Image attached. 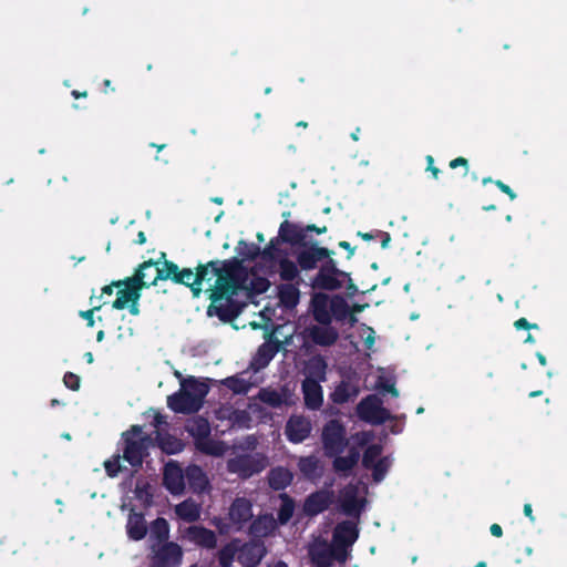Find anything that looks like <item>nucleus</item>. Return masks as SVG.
Here are the masks:
<instances>
[{"instance_id": "1", "label": "nucleus", "mask_w": 567, "mask_h": 567, "mask_svg": "<svg viewBox=\"0 0 567 567\" xmlns=\"http://www.w3.org/2000/svg\"><path fill=\"white\" fill-rule=\"evenodd\" d=\"M217 278L209 292L210 305L207 308L209 317L216 316L223 322L234 321L243 311L244 305L234 297L241 290L247 280V270L243 260L237 257L219 260Z\"/></svg>"}, {"instance_id": "2", "label": "nucleus", "mask_w": 567, "mask_h": 567, "mask_svg": "<svg viewBox=\"0 0 567 567\" xmlns=\"http://www.w3.org/2000/svg\"><path fill=\"white\" fill-rule=\"evenodd\" d=\"M333 255L334 251L332 249L319 246L318 243H312L305 249L297 251V261L302 271L318 269V272L311 279L312 288L326 291H334L342 288L346 277H349V272L338 268Z\"/></svg>"}, {"instance_id": "3", "label": "nucleus", "mask_w": 567, "mask_h": 567, "mask_svg": "<svg viewBox=\"0 0 567 567\" xmlns=\"http://www.w3.org/2000/svg\"><path fill=\"white\" fill-rule=\"evenodd\" d=\"M186 431L194 440L197 451L209 456H223L226 447L224 442L210 437L212 429L208 420L196 415L187 421Z\"/></svg>"}, {"instance_id": "4", "label": "nucleus", "mask_w": 567, "mask_h": 567, "mask_svg": "<svg viewBox=\"0 0 567 567\" xmlns=\"http://www.w3.org/2000/svg\"><path fill=\"white\" fill-rule=\"evenodd\" d=\"M123 460L134 468L141 467L144 457L147 455L151 437L148 435H143V431L140 425H132L130 431L123 433Z\"/></svg>"}, {"instance_id": "5", "label": "nucleus", "mask_w": 567, "mask_h": 567, "mask_svg": "<svg viewBox=\"0 0 567 567\" xmlns=\"http://www.w3.org/2000/svg\"><path fill=\"white\" fill-rule=\"evenodd\" d=\"M142 270H144V267H142L138 274L113 281V286L118 289L116 299L112 303L114 309L123 310L131 301L141 299L142 290L145 288V284L143 282L144 274Z\"/></svg>"}, {"instance_id": "6", "label": "nucleus", "mask_w": 567, "mask_h": 567, "mask_svg": "<svg viewBox=\"0 0 567 567\" xmlns=\"http://www.w3.org/2000/svg\"><path fill=\"white\" fill-rule=\"evenodd\" d=\"M321 442L327 456L341 454L348 445L347 430L341 420L326 422L321 432Z\"/></svg>"}, {"instance_id": "7", "label": "nucleus", "mask_w": 567, "mask_h": 567, "mask_svg": "<svg viewBox=\"0 0 567 567\" xmlns=\"http://www.w3.org/2000/svg\"><path fill=\"white\" fill-rule=\"evenodd\" d=\"M327 226L319 227L315 224L300 226L298 224L285 220L279 226L278 236L281 239V243H286L291 246H298L301 247V249H305L309 246V243L306 241L307 233H316L321 235L327 233ZM312 243H310V245Z\"/></svg>"}, {"instance_id": "8", "label": "nucleus", "mask_w": 567, "mask_h": 567, "mask_svg": "<svg viewBox=\"0 0 567 567\" xmlns=\"http://www.w3.org/2000/svg\"><path fill=\"white\" fill-rule=\"evenodd\" d=\"M357 415L360 420L380 425L389 421L392 416L388 409L382 405V400L377 394H369L357 405Z\"/></svg>"}, {"instance_id": "9", "label": "nucleus", "mask_w": 567, "mask_h": 567, "mask_svg": "<svg viewBox=\"0 0 567 567\" xmlns=\"http://www.w3.org/2000/svg\"><path fill=\"white\" fill-rule=\"evenodd\" d=\"M266 467V458L259 454H239L227 461V470L241 478H249Z\"/></svg>"}, {"instance_id": "10", "label": "nucleus", "mask_w": 567, "mask_h": 567, "mask_svg": "<svg viewBox=\"0 0 567 567\" xmlns=\"http://www.w3.org/2000/svg\"><path fill=\"white\" fill-rule=\"evenodd\" d=\"M195 279V272L190 268L179 269L178 266L171 260H164L162 266V272H158L154 280H172L174 284L184 285L190 289L194 293L195 286L193 282Z\"/></svg>"}, {"instance_id": "11", "label": "nucleus", "mask_w": 567, "mask_h": 567, "mask_svg": "<svg viewBox=\"0 0 567 567\" xmlns=\"http://www.w3.org/2000/svg\"><path fill=\"white\" fill-rule=\"evenodd\" d=\"M334 502V493L331 489H318L309 494L303 502L302 511L306 516L315 517L327 511Z\"/></svg>"}, {"instance_id": "12", "label": "nucleus", "mask_w": 567, "mask_h": 567, "mask_svg": "<svg viewBox=\"0 0 567 567\" xmlns=\"http://www.w3.org/2000/svg\"><path fill=\"white\" fill-rule=\"evenodd\" d=\"M183 550L181 546L173 542H166L155 550L151 567H178L182 563Z\"/></svg>"}, {"instance_id": "13", "label": "nucleus", "mask_w": 567, "mask_h": 567, "mask_svg": "<svg viewBox=\"0 0 567 567\" xmlns=\"http://www.w3.org/2000/svg\"><path fill=\"white\" fill-rule=\"evenodd\" d=\"M312 431L311 422L303 415L292 414L286 423L285 435L290 443L299 444L307 440Z\"/></svg>"}, {"instance_id": "14", "label": "nucleus", "mask_w": 567, "mask_h": 567, "mask_svg": "<svg viewBox=\"0 0 567 567\" xmlns=\"http://www.w3.org/2000/svg\"><path fill=\"white\" fill-rule=\"evenodd\" d=\"M281 341L269 334L268 339L258 347L251 361V368L255 371H259L268 367L275 355L281 350Z\"/></svg>"}, {"instance_id": "15", "label": "nucleus", "mask_w": 567, "mask_h": 567, "mask_svg": "<svg viewBox=\"0 0 567 567\" xmlns=\"http://www.w3.org/2000/svg\"><path fill=\"white\" fill-rule=\"evenodd\" d=\"M163 485L172 495H181L185 489V476L182 467L169 461L163 473Z\"/></svg>"}, {"instance_id": "16", "label": "nucleus", "mask_w": 567, "mask_h": 567, "mask_svg": "<svg viewBox=\"0 0 567 567\" xmlns=\"http://www.w3.org/2000/svg\"><path fill=\"white\" fill-rule=\"evenodd\" d=\"M306 333L315 344L320 347H331L339 338L338 330L331 327V323L328 326L313 324L306 329Z\"/></svg>"}, {"instance_id": "17", "label": "nucleus", "mask_w": 567, "mask_h": 567, "mask_svg": "<svg viewBox=\"0 0 567 567\" xmlns=\"http://www.w3.org/2000/svg\"><path fill=\"white\" fill-rule=\"evenodd\" d=\"M217 266H219V260H210L206 264H198L195 268V279L193 285L194 288V297H199V295L203 291L202 285L203 282H207L210 287L214 285L216 278H217Z\"/></svg>"}, {"instance_id": "18", "label": "nucleus", "mask_w": 567, "mask_h": 567, "mask_svg": "<svg viewBox=\"0 0 567 567\" xmlns=\"http://www.w3.org/2000/svg\"><path fill=\"white\" fill-rule=\"evenodd\" d=\"M305 405L309 410H319L323 403V390L320 382L303 379L301 382Z\"/></svg>"}, {"instance_id": "19", "label": "nucleus", "mask_w": 567, "mask_h": 567, "mask_svg": "<svg viewBox=\"0 0 567 567\" xmlns=\"http://www.w3.org/2000/svg\"><path fill=\"white\" fill-rule=\"evenodd\" d=\"M297 466L301 475L308 481H318L323 475V464L316 455L300 456Z\"/></svg>"}, {"instance_id": "20", "label": "nucleus", "mask_w": 567, "mask_h": 567, "mask_svg": "<svg viewBox=\"0 0 567 567\" xmlns=\"http://www.w3.org/2000/svg\"><path fill=\"white\" fill-rule=\"evenodd\" d=\"M252 517L251 503L245 497H237L229 508V519L240 529Z\"/></svg>"}, {"instance_id": "21", "label": "nucleus", "mask_w": 567, "mask_h": 567, "mask_svg": "<svg viewBox=\"0 0 567 567\" xmlns=\"http://www.w3.org/2000/svg\"><path fill=\"white\" fill-rule=\"evenodd\" d=\"M330 299L323 292L315 293L311 298V311L313 319L322 326L331 323Z\"/></svg>"}, {"instance_id": "22", "label": "nucleus", "mask_w": 567, "mask_h": 567, "mask_svg": "<svg viewBox=\"0 0 567 567\" xmlns=\"http://www.w3.org/2000/svg\"><path fill=\"white\" fill-rule=\"evenodd\" d=\"M182 388L185 392L190 395V400L194 402L198 410L202 409L204 400L209 392V385L205 382L198 381L194 377H188L182 381Z\"/></svg>"}, {"instance_id": "23", "label": "nucleus", "mask_w": 567, "mask_h": 567, "mask_svg": "<svg viewBox=\"0 0 567 567\" xmlns=\"http://www.w3.org/2000/svg\"><path fill=\"white\" fill-rule=\"evenodd\" d=\"M277 525L272 515L258 516L249 526V535L256 540H261V538L270 536L276 530Z\"/></svg>"}, {"instance_id": "24", "label": "nucleus", "mask_w": 567, "mask_h": 567, "mask_svg": "<svg viewBox=\"0 0 567 567\" xmlns=\"http://www.w3.org/2000/svg\"><path fill=\"white\" fill-rule=\"evenodd\" d=\"M359 537V529L354 522L343 520L334 527L332 539L334 543H341L346 546H352Z\"/></svg>"}, {"instance_id": "25", "label": "nucleus", "mask_w": 567, "mask_h": 567, "mask_svg": "<svg viewBox=\"0 0 567 567\" xmlns=\"http://www.w3.org/2000/svg\"><path fill=\"white\" fill-rule=\"evenodd\" d=\"M167 406L175 413L189 414L199 411L190 400V395L185 392L183 388L179 391L168 395Z\"/></svg>"}, {"instance_id": "26", "label": "nucleus", "mask_w": 567, "mask_h": 567, "mask_svg": "<svg viewBox=\"0 0 567 567\" xmlns=\"http://www.w3.org/2000/svg\"><path fill=\"white\" fill-rule=\"evenodd\" d=\"M185 480L193 493H203L208 488L209 482L206 473L199 465H188L184 472Z\"/></svg>"}, {"instance_id": "27", "label": "nucleus", "mask_w": 567, "mask_h": 567, "mask_svg": "<svg viewBox=\"0 0 567 567\" xmlns=\"http://www.w3.org/2000/svg\"><path fill=\"white\" fill-rule=\"evenodd\" d=\"M365 501L363 498H358L357 488L351 487L350 489H346L342 498H341V511L347 516H352L359 518L361 512L363 511Z\"/></svg>"}, {"instance_id": "28", "label": "nucleus", "mask_w": 567, "mask_h": 567, "mask_svg": "<svg viewBox=\"0 0 567 567\" xmlns=\"http://www.w3.org/2000/svg\"><path fill=\"white\" fill-rule=\"evenodd\" d=\"M327 368L328 364L322 355H312L305 363V379H310L320 383L324 382L327 379Z\"/></svg>"}, {"instance_id": "29", "label": "nucleus", "mask_w": 567, "mask_h": 567, "mask_svg": "<svg viewBox=\"0 0 567 567\" xmlns=\"http://www.w3.org/2000/svg\"><path fill=\"white\" fill-rule=\"evenodd\" d=\"M360 393V389L357 384L350 381L342 380L334 390L330 393V400L334 404H344L349 401L354 400Z\"/></svg>"}, {"instance_id": "30", "label": "nucleus", "mask_w": 567, "mask_h": 567, "mask_svg": "<svg viewBox=\"0 0 567 567\" xmlns=\"http://www.w3.org/2000/svg\"><path fill=\"white\" fill-rule=\"evenodd\" d=\"M187 535L190 540L197 545L213 549L217 546V537L215 532L204 526H190L187 529Z\"/></svg>"}, {"instance_id": "31", "label": "nucleus", "mask_w": 567, "mask_h": 567, "mask_svg": "<svg viewBox=\"0 0 567 567\" xmlns=\"http://www.w3.org/2000/svg\"><path fill=\"white\" fill-rule=\"evenodd\" d=\"M277 264L279 268V277L282 281H296L297 285H300L302 282V279L300 277L301 269L297 260L296 262L290 260L285 254L277 260Z\"/></svg>"}, {"instance_id": "32", "label": "nucleus", "mask_w": 567, "mask_h": 567, "mask_svg": "<svg viewBox=\"0 0 567 567\" xmlns=\"http://www.w3.org/2000/svg\"><path fill=\"white\" fill-rule=\"evenodd\" d=\"M164 260H166V254L162 251L161 256L157 260L150 259V260L142 262L137 267V269L135 270L134 274H138V271L142 269V267H144V270H142V272L144 274L143 282L145 284V288L155 286L159 281V280H154V277L158 272H162V266H163Z\"/></svg>"}, {"instance_id": "33", "label": "nucleus", "mask_w": 567, "mask_h": 567, "mask_svg": "<svg viewBox=\"0 0 567 567\" xmlns=\"http://www.w3.org/2000/svg\"><path fill=\"white\" fill-rule=\"evenodd\" d=\"M359 458V451L355 447H351L348 452V455L346 456H340V454L334 455L332 467L336 473L348 476L353 467L358 464Z\"/></svg>"}, {"instance_id": "34", "label": "nucleus", "mask_w": 567, "mask_h": 567, "mask_svg": "<svg viewBox=\"0 0 567 567\" xmlns=\"http://www.w3.org/2000/svg\"><path fill=\"white\" fill-rule=\"evenodd\" d=\"M292 480L293 474L282 466L271 468L268 474V483L274 491L285 489L292 483Z\"/></svg>"}, {"instance_id": "35", "label": "nucleus", "mask_w": 567, "mask_h": 567, "mask_svg": "<svg viewBox=\"0 0 567 567\" xmlns=\"http://www.w3.org/2000/svg\"><path fill=\"white\" fill-rule=\"evenodd\" d=\"M238 550L240 551V557H246L251 566L259 564L266 553L262 540H256L254 538L251 542L239 547Z\"/></svg>"}, {"instance_id": "36", "label": "nucleus", "mask_w": 567, "mask_h": 567, "mask_svg": "<svg viewBox=\"0 0 567 567\" xmlns=\"http://www.w3.org/2000/svg\"><path fill=\"white\" fill-rule=\"evenodd\" d=\"M297 284H281L278 287V298L282 306L288 309L295 308L300 300V291Z\"/></svg>"}, {"instance_id": "37", "label": "nucleus", "mask_w": 567, "mask_h": 567, "mask_svg": "<svg viewBox=\"0 0 567 567\" xmlns=\"http://www.w3.org/2000/svg\"><path fill=\"white\" fill-rule=\"evenodd\" d=\"M330 313L331 318L334 317L338 321H343L349 318L351 324L357 322V318L351 313L348 302L340 296H336L331 299Z\"/></svg>"}, {"instance_id": "38", "label": "nucleus", "mask_w": 567, "mask_h": 567, "mask_svg": "<svg viewBox=\"0 0 567 567\" xmlns=\"http://www.w3.org/2000/svg\"><path fill=\"white\" fill-rule=\"evenodd\" d=\"M156 442L158 447L168 455L177 454L184 449L183 441L169 433L156 432Z\"/></svg>"}, {"instance_id": "39", "label": "nucleus", "mask_w": 567, "mask_h": 567, "mask_svg": "<svg viewBox=\"0 0 567 567\" xmlns=\"http://www.w3.org/2000/svg\"><path fill=\"white\" fill-rule=\"evenodd\" d=\"M126 528L128 537L134 540L143 539L147 533L146 522L142 514L130 515Z\"/></svg>"}, {"instance_id": "40", "label": "nucleus", "mask_w": 567, "mask_h": 567, "mask_svg": "<svg viewBox=\"0 0 567 567\" xmlns=\"http://www.w3.org/2000/svg\"><path fill=\"white\" fill-rule=\"evenodd\" d=\"M175 513L181 519L194 523L200 516V508L194 501L185 499L176 505Z\"/></svg>"}, {"instance_id": "41", "label": "nucleus", "mask_w": 567, "mask_h": 567, "mask_svg": "<svg viewBox=\"0 0 567 567\" xmlns=\"http://www.w3.org/2000/svg\"><path fill=\"white\" fill-rule=\"evenodd\" d=\"M279 498L281 504L277 512V524L279 523L280 525H286L293 516L296 503L295 499L287 493H281Z\"/></svg>"}, {"instance_id": "42", "label": "nucleus", "mask_w": 567, "mask_h": 567, "mask_svg": "<svg viewBox=\"0 0 567 567\" xmlns=\"http://www.w3.org/2000/svg\"><path fill=\"white\" fill-rule=\"evenodd\" d=\"M310 556L317 567H331L333 564L330 546L326 543L312 548L310 550Z\"/></svg>"}, {"instance_id": "43", "label": "nucleus", "mask_w": 567, "mask_h": 567, "mask_svg": "<svg viewBox=\"0 0 567 567\" xmlns=\"http://www.w3.org/2000/svg\"><path fill=\"white\" fill-rule=\"evenodd\" d=\"M238 540L234 539L230 543L226 544L218 551V563L220 567H231L233 561L235 559V555L238 551Z\"/></svg>"}, {"instance_id": "44", "label": "nucleus", "mask_w": 567, "mask_h": 567, "mask_svg": "<svg viewBox=\"0 0 567 567\" xmlns=\"http://www.w3.org/2000/svg\"><path fill=\"white\" fill-rule=\"evenodd\" d=\"M258 399L271 406V408H280L284 404V396L281 393H279L277 390L264 388L260 389L258 393Z\"/></svg>"}, {"instance_id": "45", "label": "nucleus", "mask_w": 567, "mask_h": 567, "mask_svg": "<svg viewBox=\"0 0 567 567\" xmlns=\"http://www.w3.org/2000/svg\"><path fill=\"white\" fill-rule=\"evenodd\" d=\"M280 243L279 236L271 238L264 249H260L261 258L268 261H277L280 258L279 255L284 252L278 247Z\"/></svg>"}, {"instance_id": "46", "label": "nucleus", "mask_w": 567, "mask_h": 567, "mask_svg": "<svg viewBox=\"0 0 567 567\" xmlns=\"http://www.w3.org/2000/svg\"><path fill=\"white\" fill-rule=\"evenodd\" d=\"M221 383L235 394H246L249 391V383L237 375L228 377Z\"/></svg>"}, {"instance_id": "47", "label": "nucleus", "mask_w": 567, "mask_h": 567, "mask_svg": "<svg viewBox=\"0 0 567 567\" xmlns=\"http://www.w3.org/2000/svg\"><path fill=\"white\" fill-rule=\"evenodd\" d=\"M382 453V446L379 444L369 445L362 456V466L370 470L379 460Z\"/></svg>"}, {"instance_id": "48", "label": "nucleus", "mask_w": 567, "mask_h": 567, "mask_svg": "<svg viewBox=\"0 0 567 567\" xmlns=\"http://www.w3.org/2000/svg\"><path fill=\"white\" fill-rule=\"evenodd\" d=\"M237 251L246 260H255L260 256V247L255 244H248L245 240L238 243Z\"/></svg>"}, {"instance_id": "49", "label": "nucleus", "mask_w": 567, "mask_h": 567, "mask_svg": "<svg viewBox=\"0 0 567 567\" xmlns=\"http://www.w3.org/2000/svg\"><path fill=\"white\" fill-rule=\"evenodd\" d=\"M152 534L159 540L164 542L169 536V525L163 517H157L152 524Z\"/></svg>"}, {"instance_id": "50", "label": "nucleus", "mask_w": 567, "mask_h": 567, "mask_svg": "<svg viewBox=\"0 0 567 567\" xmlns=\"http://www.w3.org/2000/svg\"><path fill=\"white\" fill-rule=\"evenodd\" d=\"M121 458L120 454H115L104 462V468L109 477H116L122 472Z\"/></svg>"}, {"instance_id": "51", "label": "nucleus", "mask_w": 567, "mask_h": 567, "mask_svg": "<svg viewBox=\"0 0 567 567\" xmlns=\"http://www.w3.org/2000/svg\"><path fill=\"white\" fill-rule=\"evenodd\" d=\"M390 463L388 457L380 458L370 470H372V477L374 482H381L389 470Z\"/></svg>"}, {"instance_id": "52", "label": "nucleus", "mask_w": 567, "mask_h": 567, "mask_svg": "<svg viewBox=\"0 0 567 567\" xmlns=\"http://www.w3.org/2000/svg\"><path fill=\"white\" fill-rule=\"evenodd\" d=\"M329 546L331 549L333 561L336 560L341 564L347 561L348 549L350 546H346L344 544H341V543H334L333 540H332L331 545H329Z\"/></svg>"}, {"instance_id": "53", "label": "nucleus", "mask_w": 567, "mask_h": 567, "mask_svg": "<svg viewBox=\"0 0 567 567\" xmlns=\"http://www.w3.org/2000/svg\"><path fill=\"white\" fill-rule=\"evenodd\" d=\"M270 286V282L265 277H255L250 282V289L257 295L265 293Z\"/></svg>"}, {"instance_id": "54", "label": "nucleus", "mask_w": 567, "mask_h": 567, "mask_svg": "<svg viewBox=\"0 0 567 567\" xmlns=\"http://www.w3.org/2000/svg\"><path fill=\"white\" fill-rule=\"evenodd\" d=\"M63 383L68 389L78 391L80 389L81 380L78 374L73 372H66L63 377Z\"/></svg>"}, {"instance_id": "55", "label": "nucleus", "mask_w": 567, "mask_h": 567, "mask_svg": "<svg viewBox=\"0 0 567 567\" xmlns=\"http://www.w3.org/2000/svg\"><path fill=\"white\" fill-rule=\"evenodd\" d=\"M101 307L102 306L99 305V306H94L92 309L80 311V317H82L83 319H85L87 321V326L89 327H93L94 326L93 315H94L95 311L100 310Z\"/></svg>"}, {"instance_id": "56", "label": "nucleus", "mask_w": 567, "mask_h": 567, "mask_svg": "<svg viewBox=\"0 0 567 567\" xmlns=\"http://www.w3.org/2000/svg\"><path fill=\"white\" fill-rule=\"evenodd\" d=\"M494 184L496 185V187H497L502 193L506 194V195L509 197V199H511V200H514V199L517 197L516 193H515V192H514V190H513L508 185H506L505 183H503L502 181L496 179V181L494 182Z\"/></svg>"}, {"instance_id": "57", "label": "nucleus", "mask_w": 567, "mask_h": 567, "mask_svg": "<svg viewBox=\"0 0 567 567\" xmlns=\"http://www.w3.org/2000/svg\"><path fill=\"white\" fill-rule=\"evenodd\" d=\"M494 184L496 185V187H497L502 193L506 194V195L509 197V199H511V200H514V199L517 197L516 193H515V192H514V190H513L508 185H506L505 183H503L502 181L496 179V181L494 182Z\"/></svg>"}, {"instance_id": "58", "label": "nucleus", "mask_w": 567, "mask_h": 567, "mask_svg": "<svg viewBox=\"0 0 567 567\" xmlns=\"http://www.w3.org/2000/svg\"><path fill=\"white\" fill-rule=\"evenodd\" d=\"M494 184L496 185V187H497L502 193L506 194V195L509 197V199H511V200H514V199L517 197L516 193H515V192H514V190H513L508 185H506L505 183H503L502 181L496 179V181L494 182Z\"/></svg>"}, {"instance_id": "59", "label": "nucleus", "mask_w": 567, "mask_h": 567, "mask_svg": "<svg viewBox=\"0 0 567 567\" xmlns=\"http://www.w3.org/2000/svg\"><path fill=\"white\" fill-rule=\"evenodd\" d=\"M514 327L517 329V330H529V329H538V324L537 323H530L528 322V320L526 318H519L517 319L515 322H514Z\"/></svg>"}, {"instance_id": "60", "label": "nucleus", "mask_w": 567, "mask_h": 567, "mask_svg": "<svg viewBox=\"0 0 567 567\" xmlns=\"http://www.w3.org/2000/svg\"><path fill=\"white\" fill-rule=\"evenodd\" d=\"M449 166L452 168V169H455L460 166H463L465 167V174L467 173L468 171V161L465 158V157H456L454 159H452L449 164Z\"/></svg>"}, {"instance_id": "61", "label": "nucleus", "mask_w": 567, "mask_h": 567, "mask_svg": "<svg viewBox=\"0 0 567 567\" xmlns=\"http://www.w3.org/2000/svg\"><path fill=\"white\" fill-rule=\"evenodd\" d=\"M377 238H380L381 247L383 249L389 247L391 241V235L388 231L377 229Z\"/></svg>"}, {"instance_id": "62", "label": "nucleus", "mask_w": 567, "mask_h": 567, "mask_svg": "<svg viewBox=\"0 0 567 567\" xmlns=\"http://www.w3.org/2000/svg\"><path fill=\"white\" fill-rule=\"evenodd\" d=\"M426 171L431 172L432 176L436 179L439 177L440 169L434 166V158L432 155L426 156Z\"/></svg>"}, {"instance_id": "63", "label": "nucleus", "mask_w": 567, "mask_h": 567, "mask_svg": "<svg viewBox=\"0 0 567 567\" xmlns=\"http://www.w3.org/2000/svg\"><path fill=\"white\" fill-rule=\"evenodd\" d=\"M338 246L348 251L347 258L351 259L354 255L355 247H352L351 244L347 240H341L338 243Z\"/></svg>"}, {"instance_id": "64", "label": "nucleus", "mask_w": 567, "mask_h": 567, "mask_svg": "<svg viewBox=\"0 0 567 567\" xmlns=\"http://www.w3.org/2000/svg\"><path fill=\"white\" fill-rule=\"evenodd\" d=\"M380 386L382 388V390H384L385 392L390 393L393 396L399 395V391L395 388L394 383L384 382V383H381Z\"/></svg>"}]
</instances>
